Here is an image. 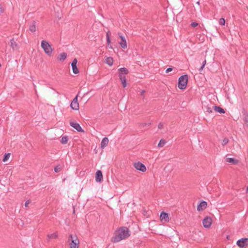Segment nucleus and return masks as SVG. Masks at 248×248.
Wrapping results in <instances>:
<instances>
[{"label":"nucleus","instance_id":"f257e3e1","mask_svg":"<svg viewBox=\"0 0 248 248\" xmlns=\"http://www.w3.org/2000/svg\"><path fill=\"white\" fill-rule=\"evenodd\" d=\"M130 236L128 229L126 227H122L117 230L115 235L112 238V241L114 243L118 242Z\"/></svg>","mask_w":248,"mask_h":248},{"label":"nucleus","instance_id":"f03ea898","mask_svg":"<svg viewBox=\"0 0 248 248\" xmlns=\"http://www.w3.org/2000/svg\"><path fill=\"white\" fill-rule=\"evenodd\" d=\"M68 242L70 248H78L79 241L77 235L70 234L68 239Z\"/></svg>","mask_w":248,"mask_h":248},{"label":"nucleus","instance_id":"7ed1b4c3","mask_svg":"<svg viewBox=\"0 0 248 248\" xmlns=\"http://www.w3.org/2000/svg\"><path fill=\"white\" fill-rule=\"evenodd\" d=\"M41 47L44 49L45 52L48 56H50L52 53L53 49L50 45L46 40H43L41 42Z\"/></svg>","mask_w":248,"mask_h":248},{"label":"nucleus","instance_id":"20e7f679","mask_svg":"<svg viewBox=\"0 0 248 248\" xmlns=\"http://www.w3.org/2000/svg\"><path fill=\"white\" fill-rule=\"evenodd\" d=\"M188 81L187 75H185L181 76L178 80V87L180 89H184L186 87Z\"/></svg>","mask_w":248,"mask_h":248},{"label":"nucleus","instance_id":"39448f33","mask_svg":"<svg viewBox=\"0 0 248 248\" xmlns=\"http://www.w3.org/2000/svg\"><path fill=\"white\" fill-rule=\"evenodd\" d=\"M133 166L134 168L141 172H145L146 170V168L145 166L142 163L138 161L133 163Z\"/></svg>","mask_w":248,"mask_h":248},{"label":"nucleus","instance_id":"423d86ee","mask_svg":"<svg viewBox=\"0 0 248 248\" xmlns=\"http://www.w3.org/2000/svg\"><path fill=\"white\" fill-rule=\"evenodd\" d=\"M237 245L240 248H246L248 246V238H242L236 242Z\"/></svg>","mask_w":248,"mask_h":248},{"label":"nucleus","instance_id":"0eeeda50","mask_svg":"<svg viewBox=\"0 0 248 248\" xmlns=\"http://www.w3.org/2000/svg\"><path fill=\"white\" fill-rule=\"evenodd\" d=\"M78 95H77L72 101L70 104V107L72 109L75 110L79 109V104L78 103Z\"/></svg>","mask_w":248,"mask_h":248},{"label":"nucleus","instance_id":"6e6552de","mask_svg":"<svg viewBox=\"0 0 248 248\" xmlns=\"http://www.w3.org/2000/svg\"><path fill=\"white\" fill-rule=\"evenodd\" d=\"M242 118L244 121V125L248 129V112L245 109H243L242 111Z\"/></svg>","mask_w":248,"mask_h":248},{"label":"nucleus","instance_id":"1a4fd4ad","mask_svg":"<svg viewBox=\"0 0 248 248\" xmlns=\"http://www.w3.org/2000/svg\"><path fill=\"white\" fill-rule=\"evenodd\" d=\"M118 35L121 40V42H119L121 47L123 49L126 48L127 46L125 38L120 33H118Z\"/></svg>","mask_w":248,"mask_h":248},{"label":"nucleus","instance_id":"9d476101","mask_svg":"<svg viewBox=\"0 0 248 248\" xmlns=\"http://www.w3.org/2000/svg\"><path fill=\"white\" fill-rule=\"evenodd\" d=\"M160 220L163 223H167L169 221V217L167 213L162 212L160 216Z\"/></svg>","mask_w":248,"mask_h":248},{"label":"nucleus","instance_id":"9b49d317","mask_svg":"<svg viewBox=\"0 0 248 248\" xmlns=\"http://www.w3.org/2000/svg\"><path fill=\"white\" fill-rule=\"evenodd\" d=\"M212 223V219L210 217H206L204 218L202 221V224L203 226L205 228H209Z\"/></svg>","mask_w":248,"mask_h":248},{"label":"nucleus","instance_id":"f8f14e48","mask_svg":"<svg viewBox=\"0 0 248 248\" xmlns=\"http://www.w3.org/2000/svg\"><path fill=\"white\" fill-rule=\"evenodd\" d=\"M229 155H227L226 156V157L225 158V160L226 162L230 163H232V164H234V165L238 164V163H239L238 160L235 159L233 158L229 157Z\"/></svg>","mask_w":248,"mask_h":248},{"label":"nucleus","instance_id":"ddd939ff","mask_svg":"<svg viewBox=\"0 0 248 248\" xmlns=\"http://www.w3.org/2000/svg\"><path fill=\"white\" fill-rule=\"evenodd\" d=\"M77 60L76 59H74L71 63L73 72L75 74H78L79 73V71L77 66Z\"/></svg>","mask_w":248,"mask_h":248},{"label":"nucleus","instance_id":"4468645a","mask_svg":"<svg viewBox=\"0 0 248 248\" xmlns=\"http://www.w3.org/2000/svg\"><path fill=\"white\" fill-rule=\"evenodd\" d=\"M70 125L74 128L76 129L78 132H84V130L82 129L80 125L77 123L71 122L70 123Z\"/></svg>","mask_w":248,"mask_h":248},{"label":"nucleus","instance_id":"2eb2a0df","mask_svg":"<svg viewBox=\"0 0 248 248\" xmlns=\"http://www.w3.org/2000/svg\"><path fill=\"white\" fill-rule=\"evenodd\" d=\"M207 203L205 201H202L197 206L198 211H202L207 208Z\"/></svg>","mask_w":248,"mask_h":248},{"label":"nucleus","instance_id":"dca6fc26","mask_svg":"<svg viewBox=\"0 0 248 248\" xmlns=\"http://www.w3.org/2000/svg\"><path fill=\"white\" fill-rule=\"evenodd\" d=\"M103 180V175L101 170H97L95 173V181L96 182H101Z\"/></svg>","mask_w":248,"mask_h":248},{"label":"nucleus","instance_id":"f3484780","mask_svg":"<svg viewBox=\"0 0 248 248\" xmlns=\"http://www.w3.org/2000/svg\"><path fill=\"white\" fill-rule=\"evenodd\" d=\"M10 46L13 50H15L18 48V44L15 41L14 38L10 40Z\"/></svg>","mask_w":248,"mask_h":248},{"label":"nucleus","instance_id":"a211bd4d","mask_svg":"<svg viewBox=\"0 0 248 248\" xmlns=\"http://www.w3.org/2000/svg\"><path fill=\"white\" fill-rule=\"evenodd\" d=\"M58 237L57 232H53L51 234H48L47 235V240L50 241L53 239H57Z\"/></svg>","mask_w":248,"mask_h":248},{"label":"nucleus","instance_id":"6ab92c4d","mask_svg":"<svg viewBox=\"0 0 248 248\" xmlns=\"http://www.w3.org/2000/svg\"><path fill=\"white\" fill-rule=\"evenodd\" d=\"M108 143V139L105 137L103 138L101 142V147L102 149L105 148Z\"/></svg>","mask_w":248,"mask_h":248},{"label":"nucleus","instance_id":"aec40b11","mask_svg":"<svg viewBox=\"0 0 248 248\" xmlns=\"http://www.w3.org/2000/svg\"><path fill=\"white\" fill-rule=\"evenodd\" d=\"M29 30L32 32H34L36 31V24L35 21H33L30 25Z\"/></svg>","mask_w":248,"mask_h":248},{"label":"nucleus","instance_id":"412c9836","mask_svg":"<svg viewBox=\"0 0 248 248\" xmlns=\"http://www.w3.org/2000/svg\"><path fill=\"white\" fill-rule=\"evenodd\" d=\"M105 62L109 66H111L113 63V60L111 57H107L105 60Z\"/></svg>","mask_w":248,"mask_h":248},{"label":"nucleus","instance_id":"4be33fe9","mask_svg":"<svg viewBox=\"0 0 248 248\" xmlns=\"http://www.w3.org/2000/svg\"><path fill=\"white\" fill-rule=\"evenodd\" d=\"M214 110L217 112H219L220 113H225L224 110L222 108H220V107L214 106Z\"/></svg>","mask_w":248,"mask_h":248},{"label":"nucleus","instance_id":"5701e85b","mask_svg":"<svg viewBox=\"0 0 248 248\" xmlns=\"http://www.w3.org/2000/svg\"><path fill=\"white\" fill-rule=\"evenodd\" d=\"M66 57H67L66 53L63 52V53H61L59 55L58 59L60 61H64L66 58Z\"/></svg>","mask_w":248,"mask_h":248},{"label":"nucleus","instance_id":"b1692460","mask_svg":"<svg viewBox=\"0 0 248 248\" xmlns=\"http://www.w3.org/2000/svg\"><path fill=\"white\" fill-rule=\"evenodd\" d=\"M166 143V141L164 140H161L158 144V147L159 148H161L164 146Z\"/></svg>","mask_w":248,"mask_h":248},{"label":"nucleus","instance_id":"393cba45","mask_svg":"<svg viewBox=\"0 0 248 248\" xmlns=\"http://www.w3.org/2000/svg\"><path fill=\"white\" fill-rule=\"evenodd\" d=\"M10 155V153L5 154L3 159V161H7L9 159Z\"/></svg>","mask_w":248,"mask_h":248},{"label":"nucleus","instance_id":"a878e982","mask_svg":"<svg viewBox=\"0 0 248 248\" xmlns=\"http://www.w3.org/2000/svg\"><path fill=\"white\" fill-rule=\"evenodd\" d=\"M68 141V138L66 136H63L62 138L61 142L62 144H66Z\"/></svg>","mask_w":248,"mask_h":248},{"label":"nucleus","instance_id":"bb28decb","mask_svg":"<svg viewBox=\"0 0 248 248\" xmlns=\"http://www.w3.org/2000/svg\"><path fill=\"white\" fill-rule=\"evenodd\" d=\"M119 70L122 72L121 73H124V74H127L128 73V71L126 68H121Z\"/></svg>","mask_w":248,"mask_h":248},{"label":"nucleus","instance_id":"cd10ccee","mask_svg":"<svg viewBox=\"0 0 248 248\" xmlns=\"http://www.w3.org/2000/svg\"><path fill=\"white\" fill-rule=\"evenodd\" d=\"M219 24L221 25H224L225 24V20L224 18H221L219 21Z\"/></svg>","mask_w":248,"mask_h":248},{"label":"nucleus","instance_id":"c85d7f7f","mask_svg":"<svg viewBox=\"0 0 248 248\" xmlns=\"http://www.w3.org/2000/svg\"><path fill=\"white\" fill-rule=\"evenodd\" d=\"M229 142V140L227 138H225L223 140L222 145L223 146H224L225 145L227 144Z\"/></svg>","mask_w":248,"mask_h":248},{"label":"nucleus","instance_id":"c756f323","mask_svg":"<svg viewBox=\"0 0 248 248\" xmlns=\"http://www.w3.org/2000/svg\"><path fill=\"white\" fill-rule=\"evenodd\" d=\"M119 77L121 80H122L126 78L125 76L124 75L123 73H120L119 75Z\"/></svg>","mask_w":248,"mask_h":248},{"label":"nucleus","instance_id":"7c9ffc66","mask_svg":"<svg viewBox=\"0 0 248 248\" xmlns=\"http://www.w3.org/2000/svg\"><path fill=\"white\" fill-rule=\"evenodd\" d=\"M121 82H122V84L123 85V86L125 88V87H126L127 86V83H126V78L124 79H123L122 80H121Z\"/></svg>","mask_w":248,"mask_h":248},{"label":"nucleus","instance_id":"2f4dec72","mask_svg":"<svg viewBox=\"0 0 248 248\" xmlns=\"http://www.w3.org/2000/svg\"><path fill=\"white\" fill-rule=\"evenodd\" d=\"M206 60H205L203 61V62L202 63V66L201 67V68L200 69V70H202V69H203V68H204V66H205V65L206 64Z\"/></svg>","mask_w":248,"mask_h":248},{"label":"nucleus","instance_id":"473e14b6","mask_svg":"<svg viewBox=\"0 0 248 248\" xmlns=\"http://www.w3.org/2000/svg\"><path fill=\"white\" fill-rule=\"evenodd\" d=\"M198 24L196 22H192L191 24V26L193 28L197 27L198 26Z\"/></svg>","mask_w":248,"mask_h":248},{"label":"nucleus","instance_id":"72a5a7b5","mask_svg":"<svg viewBox=\"0 0 248 248\" xmlns=\"http://www.w3.org/2000/svg\"><path fill=\"white\" fill-rule=\"evenodd\" d=\"M54 170L56 172H58L60 171V168L57 166L54 168Z\"/></svg>","mask_w":248,"mask_h":248},{"label":"nucleus","instance_id":"f704fd0d","mask_svg":"<svg viewBox=\"0 0 248 248\" xmlns=\"http://www.w3.org/2000/svg\"><path fill=\"white\" fill-rule=\"evenodd\" d=\"M206 112H208L209 113H211L212 112V110L211 108H209V107H207L206 108Z\"/></svg>","mask_w":248,"mask_h":248},{"label":"nucleus","instance_id":"c9c22d12","mask_svg":"<svg viewBox=\"0 0 248 248\" xmlns=\"http://www.w3.org/2000/svg\"><path fill=\"white\" fill-rule=\"evenodd\" d=\"M30 203V201L27 200L25 203V206L27 207Z\"/></svg>","mask_w":248,"mask_h":248},{"label":"nucleus","instance_id":"e433bc0d","mask_svg":"<svg viewBox=\"0 0 248 248\" xmlns=\"http://www.w3.org/2000/svg\"><path fill=\"white\" fill-rule=\"evenodd\" d=\"M158 128L159 129H162L163 127V124L162 123H159L158 125Z\"/></svg>","mask_w":248,"mask_h":248},{"label":"nucleus","instance_id":"4c0bfd02","mask_svg":"<svg viewBox=\"0 0 248 248\" xmlns=\"http://www.w3.org/2000/svg\"><path fill=\"white\" fill-rule=\"evenodd\" d=\"M172 70V68H168L167 69L166 72V73H169Z\"/></svg>","mask_w":248,"mask_h":248},{"label":"nucleus","instance_id":"58836bf2","mask_svg":"<svg viewBox=\"0 0 248 248\" xmlns=\"http://www.w3.org/2000/svg\"><path fill=\"white\" fill-rule=\"evenodd\" d=\"M107 44L108 45H109L110 44L111 41H110V38L108 37V39H107Z\"/></svg>","mask_w":248,"mask_h":248},{"label":"nucleus","instance_id":"ea45409f","mask_svg":"<svg viewBox=\"0 0 248 248\" xmlns=\"http://www.w3.org/2000/svg\"><path fill=\"white\" fill-rule=\"evenodd\" d=\"M109 34H110V32L109 31H108L107 33H106V37H107V39H108V38H109Z\"/></svg>","mask_w":248,"mask_h":248},{"label":"nucleus","instance_id":"a19ab883","mask_svg":"<svg viewBox=\"0 0 248 248\" xmlns=\"http://www.w3.org/2000/svg\"><path fill=\"white\" fill-rule=\"evenodd\" d=\"M145 92V91L144 90H142V91L140 92V95H141V96H143V95H144V93Z\"/></svg>","mask_w":248,"mask_h":248},{"label":"nucleus","instance_id":"79ce46f5","mask_svg":"<svg viewBox=\"0 0 248 248\" xmlns=\"http://www.w3.org/2000/svg\"><path fill=\"white\" fill-rule=\"evenodd\" d=\"M3 10L2 7H0V14L3 12Z\"/></svg>","mask_w":248,"mask_h":248},{"label":"nucleus","instance_id":"37998d69","mask_svg":"<svg viewBox=\"0 0 248 248\" xmlns=\"http://www.w3.org/2000/svg\"><path fill=\"white\" fill-rule=\"evenodd\" d=\"M197 3L198 4H199H199H200V2H199V1H198V2H197Z\"/></svg>","mask_w":248,"mask_h":248},{"label":"nucleus","instance_id":"c03bdc74","mask_svg":"<svg viewBox=\"0 0 248 248\" xmlns=\"http://www.w3.org/2000/svg\"><path fill=\"white\" fill-rule=\"evenodd\" d=\"M109 47V48H112V46H110Z\"/></svg>","mask_w":248,"mask_h":248},{"label":"nucleus","instance_id":"a18cd8bd","mask_svg":"<svg viewBox=\"0 0 248 248\" xmlns=\"http://www.w3.org/2000/svg\"><path fill=\"white\" fill-rule=\"evenodd\" d=\"M1 64L0 63V67H1Z\"/></svg>","mask_w":248,"mask_h":248}]
</instances>
